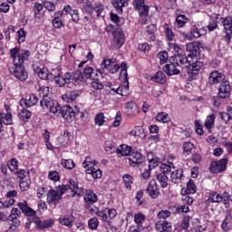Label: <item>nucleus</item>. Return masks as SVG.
Wrapping results in <instances>:
<instances>
[{
    "label": "nucleus",
    "instance_id": "nucleus-32",
    "mask_svg": "<svg viewBox=\"0 0 232 232\" xmlns=\"http://www.w3.org/2000/svg\"><path fill=\"white\" fill-rule=\"evenodd\" d=\"M223 201H224V198L222 197L221 194L213 192L209 194L208 198L205 201V204L207 206H209L211 202H223Z\"/></svg>",
    "mask_w": 232,
    "mask_h": 232
},
{
    "label": "nucleus",
    "instance_id": "nucleus-29",
    "mask_svg": "<svg viewBox=\"0 0 232 232\" xmlns=\"http://www.w3.org/2000/svg\"><path fill=\"white\" fill-rule=\"evenodd\" d=\"M171 182L174 184H180L182 179H184V171L182 169H178L172 171L170 174Z\"/></svg>",
    "mask_w": 232,
    "mask_h": 232
},
{
    "label": "nucleus",
    "instance_id": "nucleus-37",
    "mask_svg": "<svg viewBox=\"0 0 232 232\" xmlns=\"http://www.w3.org/2000/svg\"><path fill=\"white\" fill-rule=\"evenodd\" d=\"M18 117L23 122H28V121H30V117H32V112L26 109H23L19 112Z\"/></svg>",
    "mask_w": 232,
    "mask_h": 232
},
{
    "label": "nucleus",
    "instance_id": "nucleus-47",
    "mask_svg": "<svg viewBox=\"0 0 232 232\" xmlns=\"http://www.w3.org/2000/svg\"><path fill=\"white\" fill-rule=\"evenodd\" d=\"M61 164H62L63 168H65V169H73V168H75V163L73 162V160L63 159L61 160Z\"/></svg>",
    "mask_w": 232,
    "mask_h": 232
},
{
    "label": "nucleus",
    "instance_id": "nucleus-51",
    "mask_svg": "<svg viewBox=\"0 0 232 232\" xmlns=\"http://www.w3.org/2000/svg\"><path fill=\"white\" fill-rule=\"evenodd\" d=\"M193 148H195V145L192 142L186 141L185 143H183V153H186V155H189L193 150Z\"/></svg>",
    "mask_w": 232,
    "mask_h": 232
},
{
    "label": "nucleus",
    "instance_id": "nucleus-56",
    "mask_svg": "<svg viewBox=\"0 0 232 232\" xmlns=\"http://www.w3.org/2000/svg\"><path fill=\"white\" fill-rule=\"evenodd\" d=\"M158 57L160 59V64H165V63L168 62V58H169L168 52L167 51L160 52L158 53Z\"/></svg>",
    "mask_w": 232,
    "mask_h": 232
},
{
    "label": "nucleus",
    "instance_id": "nucleus-28",
    "mask_svg": "<svg viewBox=\"0 0 232 232\" xmlns=\"http://www.w3.org/2000/svg\"><path fill=\"white\" fill-rule=\"evenodd\" d=\"M58 221L62 226H66V227H72L73 222H75V218L73 215L69 214L63 218H60Z\"/></svg>",
    "mask_w": 232,
    "mask_h": 232
},
{
    "label": "nucleus",
    "instance_id": "nucleus-20",
    "mask_svg": "<svg viewBox=\"0 0 232 232\" xmlns=\"http://www.w3.org/2000/svg\"><path fill=\"white\" fill-rule=\"evenodd\" d=\"M17 206L25 217H35L36 212L32 208L28 207V201L23 200L22 202H18Z\"/></svg>",
    "mask_w": 232,
    "mask_h": 232
},
{
    "label": "nucleus",
    "instance_id": "nucleus-43",
    "mask_svg": "<svg viewBox=\"0 0 232 232\" xmlns=\"http://www.w3.org/2000/svg\"><path fill=\"white\" fill-rule=\"evenodd\" d=\"M215 124V114H211L207 117L205 121V128L208 130V131H211L213 126Z\"/></svg>",
    "mask_w": 232,
    "mask_h": 232
},
{
    "label": "nucleus",
    "instance_id": "nucleus-60",
    "mask_svg": "<svg viewBox=\"0 0 232 232\" xmlns=\"http://www.w3.org/2000/svg\"><path fill=\"white\" fill-rule=\"evenodd\" d=\"M18 218L9 216L7 220L9 221L10 226H14V227H19L21 226V221L17 219Z\"/></svg>",
    "mask_w": 232,
    "mask_h": 232
},
{
    "label": "nucleus",
    "instance_id": "nucleus-63",
    "mask_svg": "<svg viewBox=\"0 0 232 232\" xmlns=\"http://www.w3.org/2000/svg\"><path fill=\"white\" fill-rule=\"evenodd\" d=\"M18 35V43H24V39H26V31L24 29H20L17 31Z\"/></svg>",
    "mask_w": 232,
    "mask_h": 232
},
{
    "label": "nucleus",
    "instance_id": "nucleus-33",
    "mask_svg": "<svg viewBox=\"0 0 232 232\" xmlns=\"http://www.w3.org/2000/svg\"><path fill=\"white\" fill-rule=\"evenodd\" d=\"M129 1L130 0H111V3L112 6L116 8L118 14H122V8H124V6L128 5Z\"/></svg>",
    "mask_w": 232,
    "mask_h": 232
},
{
    "label": "nucleus",
    "instance_id": "nucleus-1",
    "mask_svg": "<svg viewBox=\"0 0 232 232\" xmlns=\"http://www.w3.org/2000/svg\"><path fill=\"white\" fill-rule=\"evenodd\" d=\"M58 73L53 76V81L57 86L63 88L66 84H76V82H86L89 79L92 81L98 77L93 67H86L83 69V72L75 71L72 72H66L63 75V72L57 69Z\"/></svg>",
    "mask_w": 232,
    "mask_h": 232
},
{
    "label": "nucleus",
    "instance_id": "nucleus-16",
    "mask_svg": "<svg viewBox=\"0 0 232 232\" xmlns=\"http://www.w3.org/2000/svg\"><path fill=\"white\" fill-rule=\"evenodd\" d=\"M146 193H148L150 198H159V195H160V190L159 189V185H157V181L150 180L146 188Z\"/></svg>",
    "mask_w": 232,
    "mask_h": 232
},
{
    "label": "nucleus",
    "instance_id": "nucleus-9",
    "mask_svg": "<svg viewBox=\"0 0 232 232\" xmlns=\"http://www.w3.org/2000/svg\"><path fill=\"white\" fill-rule=\"evenodd\" d=\"M23 64H24V63L14 64L13 67L9 68L11 75L19 81H26L28 79V72H26Z\"/></svg>",
    "mask_w": 232,
    "mask_h": 232
},
{
    "label": "nucleus",
    "instance_id": "nucleus-57",
    "mask_svg": "<svg viewBox=\"0 0 232 232\" xmlns=\"http://www.w3.org/2000/svg\"><path fill=\"white\" fill-rule=\"evenodd\" d=\"M48 179L50 180H53V182H58V180H61V177L59 176V172L55 170L49 171Z\"/></svg>",
    "mask_w": 232,
    "mask_h": 232
},
{
    "label": "nucleus",
    "instance_id": "nucleus-50",
    "mask_svg": "<svg viewBox=\"0 0 232 232\" xmlns=\"http://www.w3.org/2000/svg\"><path fill=\"white\" fill-rule=\"evenodd\" d=\"M156 121H158L159 122H169V116L168 115V113L166 112H160L157 114L156 116Z\"/></svg>",
    "mask_w": 232,
    "mask_h": 232
},
{
    "label": "nucleus",
    "instance_id": "nucleus-55",
    "mask_svg": "<svg viewBox=\"0 0 232 232\" xmlns=\"http://www.w3.org/2000/svg\"><path fill=\"white\" fill-rule=\"evenodd\" d=\"M89 228L92 231L99 227V219L97 218H92L88 222Z\"/></svg>",
    "mask_w": 232,
    "mask_h": 232
},
{
    "label": "nucleus",
    "instance_id": "nucleus-11",
    "mask_svg": "<svg viewBox=\"0 0 232 232\" xmlns=\"http://www.w3.org/2000/svg\"><path fill=\"white\" fill-rule=\"evenodd\" d=\"M120 75L121 79L123 77V84L120 85L116 92L118 95L126 97V95L130 93V79L128 78V71L126 69H121Z\"/></svg>",
    "mask_w": 232,
    "mask_h": 232
},
{
    "label": "nucleus",
    "instance_id": "nucleus-62",
    "mask_svg": "<svg viewBox=\"0 0 232 232\" xmlns=\"http://www.w3.org/2000/svg\"><path fill=\"white\" fill-rule=\"evenodd\" d=\"M182 195L183 196L181 198V200L183 204H188V206H191V204H193V198L189 197V195L186 193H183Z\"/></svg>",
    "mask_w": 232,
    "mask_h": 232
},
{
    "label": "nucleus",
    "instance_id": "nucleus-18",
    "mask_svg": "<svg viewBox=\"0 0 232 232\" xmlns=\"http://www.w3.org/2000/svg\"><path fill=\"white\" fill-rule=\"evenodd\" d=\"M184 66L185 68H188V66H189L188 73H190L191 75H197V73L200 72L202 66H204V63L197 61V59H192V63H187Z\"/></svg>",
    "mask_w": 232,
    "mask_h": 232
},
{
    "label": "nucleus",
    "instance_id": "nucleus-40",
    "mask_svg": "<svg viewBox=\"0 0 232 232\" xmlns=\"http://www.w3.org/2000/svg\"><path fill=\"white\" fill-rule=\"evenodd\" d=\"M221 20L226 32H232V17L227 16L226 18H221Z\"/></svg>",
    "mask_w": 232,
    "mask_h": 232
},
{
    "label": "nucleus",
    "instance_id": "nucleus-25",
    "mask_svg": "<svg viewBox=\"0 0 232 232\" xmlns=\"http://www.w3.org/2000/svg\"><path fill=\"white\" fill-rule=\"evenodd\" d=\"M53 222L54 221L52 218L41 220L39 218H34V223L36 224L37 229H48V227H52Z\"/></svg>",
    "mask_w": 232,
    "mask_h": 232
},
{
    "label": "nucleus",
    "instance_id": "nucleus-14",
    "mask_svg": "<svg viewBox=\"0 0 232 232\" xmlns=\"http://www.w3.org/2000/svg\"><path fill=\"white\" fill-rule=\"evenodd\" d=\"M105 151H107V153H113V151H116L119 157H128V155L131 153V148L128 147L127 145H121L117 149L115 147L106 146Z\"/></svg>",
    "mask_w": 232,
    "mask_h": 232
},
{
    "label": "nucleus",
    "instance_id": "nucleus-13",
    "mask_svg": "<svg viewBox=\"0 0 232 232\" xmlns=\"http://www.w3.org/2000/svg\"><path fill=\"white\" fill-rule=\"evenodd\" d=\"M144 160H146V157L139 151L131 152L130 154L129 164L132 166V168H140V165L144 164Z\"/></svg>",
    "mask_w": 232,
    "mask_h": 232
},
{
    "label": "nucleus",
    "instance_id": "nucleus-59",
    "mask_svg": "<svg viewBox=\"0 0 232 232\" xmlns=\"http://www.w3.org/2000/svg\"><path fill=\"white\" fill-rule=\"evenodd\" d=\"M20 189L21 191H26L30 189V179H22L20 180Z\"/></svg>",
    "mask_w": 232,
    "mask_h": 232
},
{
    "label": "nucleus",
    "instance_id": "nucleus-26",
    "mask_svg": "<svg viewBox=\"0 0 232 232\" xmlns=\"http://www.w3.org/2000/svg\"><path fill=\"white\" fill-rule=\"evenodd\" d=\"M63 14H69L73 23H79V11L72 9V5H68L63 7Z\"/></svg>",
    "mask_w": 232,
    "mask_h": 232
},
{
    "label": "nucleus",
    "instance_id": "nucleus-45",
    "mask_svg": "<svg viewBox=\"0 0 232 232\" xmlns=\"http://www.w3.org/2000/svg\"><path fill=\"white\" fill-rule=\"evenodd\" d=\"M134 222L137 226H142L146 222V216L141 212L134 214Z\"/></svg>",
    "mask_w": 232,
    "mask_h": 232
},
{
    "label": "nucleus",
    "instance_id": "nucleus-22",
    "mask_svg": "<svg viewBox=\"0 0 232 232\" xmlns=\"http://www.w3.org/2000/svg\"><path fill=\"white\" fill-rule=\"evenodd\" d=\"M224 79H226L224 73L218 71H213L212 72H210V75L208 77V82L209 84H218V82H222Z\"/></svg>",
    "mask_w": 232,
    "mask_h": 232
},
{
    "label": "nucleus",
    "instance_id": "nucleus-12",
    "mask_svg": "<svg viewBox=\"0 0 232 232\" xmlns=\"http://www.w3.org/2000/svg\"><path fill=\"white\" fill-rule=\"evenodd\" d=\"M124 32H122V29H116L113 33V41L111 43L112 50H119V48H121L124 44Z\"/></svg>",
    "mask_w": 232,
    "mask_h": 232
},
{
    "label": "nucleus",
    "instance_id": "nucleus-6",
    "mask_svg": "<svg viewBox=\"0 0 232 232\" xmlns=\"http://www.w3.org/2000/svg\"><path fill=\"white\" fill-rule=\"evenodd\" d=\"M68 189H72V191L73 192L72 197H75V195L81 197V195L82 194V188H79V184L73 179H69V185H59L56 188V193H58L63 198V195H64V193H66Z\"/></svg>",
    "mask_w": 232,
    "mask_h": 232
},
{
    "label": "nucleus",
    "instance_id": "nucleus-39",
    "mask_svg": "<svg viewBox=\"0 0 232 232\" xmlns=\"http://www.w3.org/2000/svg\"><path fill=\"white\" fill-rule=\"evenodd\" d=\"M189 21L184 14H179L176 17L175 25L177 28H182L186 23Z\"/></svg>",
    "mask_w": 232,
    "mask_h": 232
},
{
    "label": "nucleus",
    "instance_id": "nucleus-15",
    "mask_svg": "<svg viewBox=\"0 0 232 232\" xmlns=\"http://www.w3.org/2000/svg\"><path fill=\"white\" fill-rule=\"evenodd\" d=\"M227 167V159H222L219 161H212L209 167L211 173H222V171H226V168Z\"/></svg>",
    "mask_w": 232,
    "mask_h": 232
},
{
    "label": "nucleus",
    "instance_id": "nucleus-58",
    "mask_svg": "<svg viewBox=\"0 0 232 232\" xmlns=\"http://www.w3.org/2000/svg\"><path fill=\"white\" fill-rule=\"evenodd\" d=\"M157 217L160 220H166V218L171 217V212H169V210H160Z\"/></svg>",
    "mask_w": 232,
    "mask_h": 232
},
{
    "label": "nucleus",
    "instance_id": "nucleus-17",
    "mask_svg": "<svg viewBox=\"0 0 232 232\" xmlns=\"http://www.w3.org/2000/svg\"><path fill=\"white\" fill-rule=\"evenodd\" d=\"M231 95V85L229 82L224 81L218 87V97L221 99H227Z\"/></svg>",
    "mask_w": 232,
    "mask_h": 232
},
{
    "label": "nucleus",
    "instance_id": "nucleus-53",
    "mask_svg": "<svg viewBox=\"0 0 232 232\" xmlns=\"http://www.w3.org/2000/svg\"><path fill=\"white\" fill-rule=\"evenodd\" d=\"M50 75H52V74L49 73L48 70H46V69H39L38 77H40L44 81L50 80Z\"/></svg>",
    "mask_w": 232,
    "mask_h": 232
},
{
    "label": "nucleus",
    "instance_id": "nucleus-24",
    "mask_svg": "<svg viewBox=\"0 0 232 232\" xmlns=\"http://www.w3.org/2000/svg\"><path fill=\"white\" fill-rule=\"evenodd\" d=\"M37 102H39V98H37L35 94H30L28 98L20 101L21 106H25V108H32V106H35Z\"/></svg>",
    "mask_w": 232,
    "mask_h": 232
},
{
    "label": "nucleus",
    "instance_id": "nucleus-44",
    "mask_svg": "<svg viewBox=\"0 0 232 232\" xmlns=\"http://www.w3.org/2000/svg\"><path fill=\"white\" fill-rule=\"evenodd\" d=\"M232 221V216H231V212H228L227 214L226 218L224 219V221L221 224V229H223V231H227V229H229V224H231Z\"/></svg>",
    "mask_w": 232,
    "mask_h": 232
},
{
    "label": "nucleus",
    "instance_id": "nucleus-41",
    "mask_svg": "<svg viewBox=\"0 0 232 232\" xmlns=\"http://www.w3.org/2000/svg\"><path fill=\"white\" fill-rule=\"evenodd\" d=\"M0 122L5 124V126H10L12 124V114L0 112Z\"/></svg>",
    "mask_w": 232,
    "mask_h": 232
},
{
    "label": "nucleus",
    "instance_id": "nucleus-21",
    "mask_svg": "<svg viewBox=\"0 0 232 232\" xmlns=\"http://www.w3.org/2000/svg\"><path fill=\"white\" fill-rule=\"evenodd\" d=\"M125 113L128 117H136V115L139 114V107L137 106V103L134 102H127L125 106Z\"/></svg>",
    "mask_w": 232,
    "mask_h": 232
},
{
    "label": "nucleus",
    "instance_id": "nucleus-4",
    "mask_svg": "<svg viewBox=\"0 0 232 232\" xmlns=\"http://www.w3.org/2000/svg\"><path fill=\"white\" fill-rule=\"evenodd\" d=\"M38 92L42 100L40 101V106L43 110H51L53 106L57 105V101L50 98V87L40 86Z\"/></svg>",
    "mask_w": 232,
    "mask_h": 232
},
{
    "label": "nucleus",
    "instance_id": "nucleus-42",
    "mask_svg": "<svg viewBox=\"0 0 232 232\" xmlns=\"http://www.w3.org/2000/svg\"><path fill=\"white\" fill-rule=\"evenodd\" d=\"M84 200L86 204H94V202H97V194L91 191L85 194Z\"/></svg>",
    "mask_w": 232,
    "mask_h": 232
},
{
    "label": "nucleus",
    "instance_id": "nucleus-38",
    "mask_svg": "<svg viewBox=\"0 0 232 232\" xmlns=\"http://www.w3.org/2000/svg\"><path fill=\"white\" fill-rule=\"evenodd\" d=\"M158 182H160L161 188H168V176L165 173H159L156 176Z\"/></svg>",
    "mask_w": 232,
    "mask_h": 232
},
{
    "label": "nucleus",
    "instance_id": "nucleus-27",
    "mask_svg": "<svg viewBox=\"0 0 232 232\" xmlns=\"http://www.w3.org/2000/svg\"><path fill=\"white\" fill-rule=\"evenodd\" d=\"M155 227L159 232H169L171 231V223L166 220H160L156 222Z\"/></svg>",
    "mask_w": 232,
    "mask_h": 232
},
{
    "label": "nucleus",
    "instance_id": "nucleus-64",
    "mask_svg": "<svg viewBox=\"0 0 232 232\" xmlns=\"http://www.w3.org/2000/svg\"><path fill=\"white\" fill-rule=\"evenodd\" d=\"M110 15H111V20L112 21V23L117 24V26H121V24H122L119 14L111 13Z\"/></svg>",
    "mask_w": 232,
    "mask_h": 232
},
{
    "label": "nucleus",
    "instance_id": "nucleus-49",
    "mask_svg": "<svg viewBox=\"0 0 232 232\" xmlns=\"http://www.w3.org/2000/svg\"><path fill=\"white\" fill-rule=\"evenodd\" d=\"M7 166L13 173L17 170V168H19V161L16 159H12L7 162Z\"/></svg>",
    "mask_w": 232,
    "mask_h": 232
},
{
    "label": "nucleus",
    "instance_id": "nucleus-5",
    "mask_svg": "<svg viewBox=\"0 0 232 232\" xmlns=\"http://www.w3.org/2000/svg\"><path fill=\"white\" fill-rule=\"evenodd\" d=\"M120 69L121 66L115 63V60L104 58L102 63H101L99 73L102 79H103L104 76L102 75H108V73H117Z\"/></svg>",
    "mask_w": 232,
    "mask_h": 232
},
{
    "label": "nucleus",
    "instance_id": "nucleus-19",
    "mask_svg": "<svg viewBox=\"0 0 232 232\" xmlns=\"http://www.w3.org/2000/svg\"><path fill=\"white\" fill-rule=\"evenodd\" d=\"M47 203L50 206H57V204L59 203V200H61V195H59V192H57V190L51 188L48 192H47Z\"/></svg>",
    "mask_w": 232,
    "mask_h": 232
},
{
    "label": "nucleus",
    "instance_id": "nucleus-52",
    "mask_svg": "<svg viewBox=\"0 0 232 232\" xmlns=\"http://www.w3.org/2000/svg\"><path fill=\"white\" fill-rule=\"evenodd\" d=\"M122 179L127 189H130V188H131V184H133V177L130 174H125Z\"/></svg>",
    "mask_w": 232,
    "mask_h": 232
},
{
    "label": "nucleus",
    "instance_id": "nucleus-8",
    "mask_svg": "<svg viewBox=\"0 0 232 232\" xmlns=\"http://www.w3.org/2000/svg\"><path fill=\"white\" fill-rule=\"evenodd\" d=\"M176 57H177V53L169 58L170 63L164 65L163 72L166 73V75H169V76L179 75L180 70L177 69V66H179V68H183L185 64H180L179 61L176 62L175 61Z\"/></svg>",
    "mask_w": 232,
    "mask_h": 232
},
{
    "label": "nucleus",
    "instance_id": "nucleus-7",
    "mask_svg": "<svg viewBox=\"0 0 232 232\" xmlns=\"http://www.w3.org/2000/svg\"><path fill=\"white\" fill-rule=\"evenodd\" d=\"M145 0H133V7L140 14V24H144L148 21L150 6L146 5Z\"/></svg>",
    "mask_w": 232,
    "mask_h": 232
},
{
    "label": "nucleus",
    "instance_id": "nucleus-30",
    "mask_svg": "<svg viewBox=\"0 0 232 232\" xmlns=\"http://www.w3.org/2000/svg\"><path fill=\"white\" fill-rule=\"evenodd\" d=\"M193 195L194 193H197V185H195V181L193 179H189L187 183V188L181 189V195Z\"/></svg>",
    "mask_w": 232,
    "mask_h": 232
},
{
    "label": "nucleus",
    "instance_id": "nucleus-3",
    "mask_svg": "<svg viewBox=\"0 0 232 232\" xmlns=\"http://www.w3.org/2000/svg\"><path fill=\"white\" fill-rule=\"evenodd\" d=\"M50 113H53L56 117H62L66 122L72 124L75 120V115L79 113V109L77 111H73V108L70 105H59V102H56V105H53L51 110L49 111Z\"/></svg>",
    "mask_w": 232,
    "mask_h": 232
},
{
    "label": "nucleus",
    "instance_id": "nucleus-46",
    "mask_svg": "<svg viewBox=\"0 0 232 232\" xmlns=\"http://www.w3.org/2000/svg\"><path fill=\"white\" fill-rule=\"evenodd\" d=\"M104 82L101 81L98 77H94L92 82V87L93 90H102L104 88V84L102 83Z\"/></svg>",
    "mask_w": 232,
    "mask_h": 232
},
{
    "label": "nucleus",
    "instance_id": "nucleus-48",
    "mask_svg": "<svg viewBox=\"0 0 232 232\" xmlns=\"http://www.w3.org/2000/svg\"><path fill=\"white\" fill-rule=\"evenodd\" d=\"M95 215L102 220V222H108V208L102 209V210H97L95 212Z\"/></svg>",
    "mask_w": 232,
    "mask_h": 232
},
{
    "label": "nucleus",
    "instance_id": "nucleus-2",
    "mask_svg": "<svg viewBox=\"0 0 232 232\" xmlns=\"http://www.w3.org/2000/svg\"><path fill=\"white\" fill-rule=\"evenodd\" d=\"M200 48H202V44L200 42L188 43L186 45V50L189 53L186 56V53L179 45H174V50L176 52V57L174 61L176 63L179 61V64H186L187 63H193V59H198L200 55Z\"/></svg>",
    "mask_w": 232,
    "mask_h": 232
},
{
    "label": "nucleus",
    "instance_id": "nucleus-10",
    "mask_svg": "<svg viewBox=\"0 0 232 232\" xmlns=\"http://www.w3.org/2000/svg\"><path fill=\"white\" fill-rule=\"evenodd\" d=\"M9 53L13 59L14 64H21L24 61H28L30 57V51L26 50L24 52L19 53V48L14 47L9 51Z\"/></svg>",
    "mask_w": 232,
    "mask_h": 232
},
{
    "label": "nucleus",
    "instance_id": "nucleus-34",
    "mask_svg": "<svg viewBox=\"0 0 232 232\" xmlns=\"http://www.w3.org/2000/svg\"><path fill=\"white\" fill-rule=\"evenodd\" d=\"M44 8V5L43 4H39V3H34V5L33 7V11L34 12V19L41 21L42 17L41 15H43V14H41V12H43V9Z\"/></svg>",
    "mask_w": 232,
    "mask_h": 232
},
{
    "label": "nucleus",
    "instance_id": "nucleus-23",
    "mask_svg": "<svg viewBox=\"0 0 232 232\" xmlns=\"http://www.w3.org/2000/svg\"><path fill=\"white\" fill-rule=\"evenodd\" d=\"M190 34L193 35L194 39H198V37H202V35H206L207 31L202 24H196L191 28Z\"/></svg>",
    "mask_w": 232,
    "mask_h": 232
},
{
    "label": "nucleus",
    "instance_id": "nucleus-36",
    "mask_svg": "<svg viewBox=\"0 0 232 232\" xmlns=\"http://www.w3.org/2000/svg\"><path fill=\"white\" fill-rule=\"evenodd\" d=\"M87 175H92L93 179H101L102 177V170L101 169H96L93 167H90L86 169Z\"/></svg>",
    "mask_w": 232,
    "mask_h": 232
},
{
    "label": "nucleus",
    "instance_id": "nucleus-61",
    "mask_svg": "<svg viewBox=\"0 0 232 232\" xmlns=\"http://www.w3.org/2000/svg\"><path fill=\"white\" fill-rule=\"evenodd\" d=\"M43 5H44V8H46V10H48V12H55V4H53V2L44 1Z\"/></svg>",
    "mask_w": 232,
    "mask_h": 232
},
{
    "label": "nucleus",
    "instance_id": "nucleus-31",
    "mask_svg": "<svg viewBox=\"0 0 232 232\" xmlns=\"http://www.w3.org/2000/svg\"><path fill=\"white\" fill-rule=\"evenodd\" d=\"M77 97H79V92L77 91H67L65 94L62 95V99L65 102H73Z\"/></svg>",
    "mask_w": 232,
    "mask_h": 232
},
{
    "label": "nucleus",
    "instance_id": "nucleus-35",
    "mask_svg": "<svg viewBox=\"0 0 232 232\" xmlns=\"http://www.w3.org/2000/svg\"><path fill=\"white\" fill-rule=\"evenodd\" d=\"M151 81L159 84H164L166 82V74L162 71H160L151 77Z\"/></svg>",
    "mask_w": 232,
    "mask_h": 232
},
{
    "label": "nucleus",
    "instance_id": "nucleus-54",
    "mask_svg": "<svg viewBox=\"0 0 232 232\" xmlns=\"http://www.w3.org/2000/svg\"><path fill=\"white\" fill-rule=\"evenodd\" d=\"M96 126H102L104 124V113L100 112L94 118Z\"/></svg>",
    "mask_w": 232,
    "mask_h": 232
}]
</instances>
